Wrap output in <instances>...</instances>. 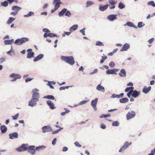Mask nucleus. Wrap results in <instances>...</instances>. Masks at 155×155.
I'll use <instances>...</instances> for the list:
<instances>
[{
	"mask_svg": "<svg viewBox=\"0 0 155 155\" xmlns=\"http://www.w3.org/2000/svg\"><path fill=\"white\" fill-rule=\"evenodd\" d=\"M112 125L113 126L117 127L119 126V123L117 121H115L112 123Z\"/></svg>",
	"mask_w": 155,
	"mask_h": 155,
	"instance_id": "42",
	"label": "nucleus"
},
{
	"mask_svg": "<svg viewBox=\"0 0 155 155\" xmlns=\"http://www.w3.org/2000/svg\"><path fill=\"white\" fill-rule=\"evenodd\" d=\"M48 85L50 86V88L52 89H54V87L51 85V82H48Z\"/></svg>",
	"mask_w": 155,
	"mask_h": 155,
	"instance_id": "64",
	"label": "nucleus"
},
{
	"mask_svg": "<svg viewBox=\"0 0 155 155\" xmlns=\"http://www.w3.org/2000/svg\"><path fill=\"white\" fill-rule=\"evenodd\" d=\"M43 57L44 55L43 54H40L34 58V61L36 62L38 61L43 58Z\"/></svg>",
	"mask_w": 155,
	"mask_h": 155,
	"instance_id": "22",
	"label": "nucleus"
},
{
	"mask_svg": "<svg viewBox=\"0 0 155 155\" xmlns=\"http://www.w3.org/2000/svg\"><path fill=\"white\" fill-rule=\"evenodd\" d=\"M151 87L150 86L149 87H146L145 86L143 89L142 91L143 93L145 94H147L150 90Z\"/></svg>",
	"mask_w": 155,
	"mask_h": 155,
	"instance_id": "23",
	"label": "nucleus"
},
{
	"mask_svg": "<svg viewBox=\"0 0 155 155\" xmlns=\"http://www.w3.org/2000/svg\"><path fill=\"white\" fill-rule=\"evenodd\" d=\"M94 4V2H93L91 1H88L86 3V7H88L91 5Z\"/></svg>",
	"mask_w": 155,
	"mask_h": 155,
	"instance_id": "33",
	"label": "nucleus"
},
{
	"mask_svg": "<svg viewBox=\"0 0 155 155\" xmlns=\"http://www.w3.org/2000/svg\"><path fill=\"white\" fill-rule=\"evenodd\" d=\"M147 5H151L153 7H155V3L153 1H150L148 2L147 3Z\"/></svg>",
	"mask_w": 155,
	"mask_h": 155,
	"instance_id": "35",
	"label": "nucleus"
},
{
	"mask_svg": "<svg viewBox=\"0 0 155 155\" xmlns=\"http://www.w3.org/2000/svg\"><path fill=\"white\" fill-rule=\"evenodd\" d=\"M67 11V9L66 8H63L62 9V11L59 13V16L60 17L63 15L64 13L66 12Z\"/></svg>",
	"mask_w": 155,
	"mask_h": 155,
	"instance_id": "29",
	"label": "nucleus"
},
{
	"mask_svg": "<svg viewBox=\"0 0 155 155\" xmlns=\"http://www.w3.org/2000/svg\"><path fill=\"white\" fill-rule=\"evenodd\" d=\"M13 39H12L5 40L4 42L5 45H11L13 43Z\"/></svg>",
	"mask_w": 155,
	"mask_h": 155,
	"instance_id": "26",
	"label": "nucleus"
},
{
	"mask_svg": "<svg viewBox=\"0 0 155 155\" xmlns=\"http://www.w3.org/2000/svg\"><path fill=\"white\" fill-rule=\"evenodd\" d=\"M19 116V113H18L15 116H12V117L13 118V120H16L17 119Z\"/></svg>",
	"mask_w": 155,
	"mask_h": 155,
	"instance_id": "51",
	"label": "nucleus"
},
{
	"mask_svg": "<svg viewBox=\"0 0 155 155\" xmlns=\"http://www.w3.org/2000/svg\"><path fill=\"white\" fill-rule=\"evenodd\" d=\"M61 3L60 0H54L53 4L54 5V8L51 11V13H53L56 11L60 7Z\"/></svg>",
	"mask_w": 155,
	"mask_h": 155,
	"instance_id": "1",
	"label": "nucleus"
},
{
	"mask_svg": "<svg viewBox=\"0 0 155 155\" xmlns=\"http://www.w3.org/2000/svg\"><path fill=\"white\" fill-rule=\"evenodd\" d=\"M78 25H73L69 29V32H68V35H69L73 31H75L78 28Z\"/></svg>",
	"mask_w": 155,
	"mask_h": 155,
	"instance_id": "13",
	"label": "nucleus"
},
{
	"mask_svg": "<svg viewBox=\"0 0 155 155\" xmlns=\"http://www.w3.org/2000/svg\"><path fill=\"white\" fill-rule=\"evenodd\" d=\"M47 104L49 106L51 109H54L55 108L54 104L50 100H48L47 101Z\"/></svg>",
	"mask_w": 155,
	"mask_h": 155,
	"instance_id": "15",
	"label": "nucleus"
},
{
	"mask_svg": "<svg viewBox=\"0 0 155 155\" xmlns=\"http://www.w3.org/2000/svg\"><path fill=\"white\" fill-rule=\"evenodd\" d=\"M56 138H54L52 141V143L53 145H54L55 144L56 142Z\"/></svg>",
	"mask_w": 155,
	"mask_h": 155,
	"instance_id": "62",
	"label": "nucleus"
},
{
	"mask_svg": "<svg viewBox=\"0 0 155 155\" xmlns=\"http://www.w3.org/2000/svg\"><path fill=\"white\" fill-rule=\"evenodd\" d=\"M124 26L127 25L128 26L130 27H133L136 29L137 28V27L132 22L128 21L127 22L126 24L124 25Z\"/></svg>",
	"mask_w": 155,
	"mask_h": 155,
	"instance_id": "21",
	"label": "nucleus"
},
{
	"mask_svg": "<svg viewBox=\"0 0 155 155\" xmlns=\"http://www.w3.org/2000/svg\"><path fill=\"white\" fill-rule=\"evenodd\" d=\"M125 7V5L122 3L121 2H120L118 4V7L120 9H122Z\"/></svg>",
	"mask_w": 155,
	"mask_h": 155,
	"instance_id": "32",
	"label": "nucleus"
},
{
	"mask_svg": "<svg viewBox=\"0 0 155 155\" xmlns=\"http://www.w3.org/2000/svg\"><path fill=\"white\" fill-rule=\"evenodd\" d=\"M129 100L127 98L125 97L120 99L119 101L121 103H125L127 102Z\"/></svg>",
	"mask_w": 155,
	"mask_h": 155,
	"instance_id": "28",
	"label": "nucleus"
},
{
	"mask_svg": "<svg viewBox=\"0 0 155 155\" xmlns=\"http://www.w3.org/2000/svg\"><path fill=\"white\" fill-rule=\"evenodd\" d=\"M43 31L45 32H50V31L46 28H44L43 29Z\"/></svg>",
	"mask_w": 155,
	"mask_h": 155,
	"instance_id": "61",
	"label": "nucleus"
},
{
	"mask_svg": "<svg viewBox=\"0 0 155 155\" xmlns=\"http://www.w3.org/2000/svg\"><path fill=\"white\" fill-rule=\"evenodd\" d=\"M66 88L68 89V86L65 87H61L60 88V90H64Z\"/></svg>",
	"mask_w": 155,
	"mask_h": 155,
	"instance_id": "60",
	"label": "nucleus"
},
{
	"mask_svg": "<svg viewBox=\"0 0 155 155\" xmlns=\"http://www.w3.org/2000/svg\"><path fill=\"white\" fill-rule=\"evenodd\" d=\"M61 59L62 61H64L67 63H68V57L61 56Z\"/></svg>",
	"mask_w": 155,
	"mask_h": 155,
	"instance_id": "34",
	"label": "nucleus"
},
{
	"mask_svg": "<svg viewBox=\"0 0 155 155\" xmlns=\"http://www.w3.org/2000/svg\"><path fill=\"white\" fill-rule=\"evenodd\" d=\"M34 53L33 52H28L27 54V58H30L34 57Z\"/></svg>",
	"mask_w": 155,
	"mask_h": 155,
	"instance_id": "30",
	"label": "nucleus"
},
{
	"mask_svg": "<svg viewBox=\"0 0 155 155\" xmlns=\"http://www.w3.org/2000/svg\"><path fill=\"white\" fill-rule=\"evenodd\" d=\"M75 63L74 58L72 56H68V64L73 65Z\"/></svg>",
	"mask_w": 155,
	"mask_h": 155,
	"instance_id": "20",
	"label": "nucleus"
},
{
	"mask_svg": "<svg viewBox=\"0 0 155 155\" xmlns=\"http://www.w3.org/2000/svg\"><path fill=\"white\" fill-rule=\"evenodd\" d=\"M115 64L113 61L111 62L109 64V66L111 68H114L115 66Z\"/></svg>",
	"mask_w": 155,
	"mask_h": 155,
	"instance_id": "49",
	"label": "nucleus"
},
{
	"mask_svg": "<svg viewBox=\"0 0 155 155\" xmlns=\"http://www.w3.org/2000/svg\"><path fill=\"white\" fill-rule=\"evenodd\" d=\"M110 114H108V115H106L103 114L101 115L100 117V118H105L106 117H110Z\"/></svg>",
	"mask_w": 155,
	"mask_h": 155,
	"instance_id": "45",
	"label": "nucleus"
},
{
	"mask_svg": "<svg viewBox=\"0 0 155 155\" xmlns=\"http://www.w3.org/2000/svg\"><path fill=\"white\" fill-rule=\"evenodd\" d=\"M96 46H104V45L103 43L99 41H97L96 42Z\"/></svg>",
	"mask_w": 155,
	"mask_h": 155,
	"instance_id": "41",
	"label": "nucleus"
},
{
	"mask_svg": "<svg viewBox=\"0 0 155 155\" xmlns=\"http://www.w3.org/2000/svg\"><path fill=\"white\" fill-rule=\"evenodd\" d=\"M0 129L2 133H5L7 130V127L5 125L2 126Z\"/></svg>",
	"mask_w": 155,
	"mask_h": 155,
	"instance_id": "25",
	"label": "nucleus"
},
{
	"mask_svg": "<svg viewBox=\"0 0 155 155\" xmlns=\"http://www.w3.org/2000/svg\"><path fill=\"white\" fill-rule=\"evenodd\" d=\"M10 77L11 78H14L11 80V81H15L17 79H20L21 78V76L19 74H15L13 73L10 74Z\"/></svg>",
	"mask_w": 155,
	"mask_h": 155,
	"instance_id": "5",
	"label": "nucleus"
},
{
	"mask_svg": "<svg viewBox=\"0 0 155 155\" xmlns=\"http://www.w3.org/2000/svg\"><path fill=\"white\" fill-rule=\"evenodd\" d=\"M32 78H27L25 80V82L27 83L28 81H30L32 80Z\"/></svg>",
	"mask_w": 155,
	"mask_h": 155,
	"instance_id": "63",
	"label": "nucleus"
},
{
	"mask_svg": "<svg viewBox=\"0 0 155 155\" xmlns=\"http://www.w3.org/2000/svg\"><path fill=\"white\" fill-rule=\"evenodd\" d=\"M35 146H32L29 147L28 148V147L27 150L28 152L31 153L32 154H35Z\"/></svg>",
	"mask_w": 155,
	"mask_h": 155,
	"instance_id": "10",
	"label": "nucleus"
},
{
	"mask_svg": "<svg viewBox=\"0 0 155 155\" xmlns=\"http://www.w3.org/2000/svg\"><path fill=\"white\" fill-rule=\"evenodd\" d=\"M130 48V45L128 43H125L122 47V49L120 50V51H127Z\"/></svg>",
	"mask_w": 155,
	"mask_h": 155,
	"instance_id": "12",
	"label": "nucleus"
},
{
	"mask_svg": "<svg viewBox=\"0 0 155 155\" xmlns=\"http://www.w3.org/2000/svg\"><path fill=\"white\" fill-rule=\"evenodd\" d=\"M61 129L62 128H60L52 132V134H56L57 133L61 130Z\"/></svg>",
	"mask_w": 155,
	"mask_h": 155,
	"instance_id": "55",
	"label": "nucleus"
},
{
	"mask_svg": "<svg viewBox=\"0 0 155 155\" xmlns=\"http://www.w3.org/2000/svg\"><path fill=\"white\" fill-rule=\"evenodd\" d=\"M34 14V13L32 12H30L27 15H25L24 16L25 17H28L29 16H30L32 15H33Z\"/></svg>",
	"mask_w": 155,
	"mask_h": 155,
	"instance_id": "40",
	"label": "nucleus"
},
{
	"mask_svg": "<svg viewBox=\"0 0 155 155\" xmlns=\"http://www.w3.org/2000/svg\"><path fill=\"white\" fill-rule=\"evenodd\" d=\"M45 147V146L42 145L41 146H39L38 147H37L36 148V150H41Z\"/></svg>",
	"mask_w": 155,
	"mask_h": 155,
	"instance_id": "44",
	"label": "nucleus"
},
{
	"mask_svg": "<svg viewBox=\"0 0 155 155\" xmlns=\"http://www.w3.org/2000/svg\"><path fill=\"white\" fill-rule=\"evenodd\" d=\"M21 9V8L17 6H14L12 7V9L13 10H19Z\"/></svg>",
	"mask_w": 155,
	"mask_h": 155,
	"instance_id": "37",
	"label": "nucleus"
},
{
	"mask_svg": "<svg viewBox=\"0 0 155 155\" xmlns=\"http://www.w3.org/2000/svg\"><path fill=\"white\" fill-rule=\"evenodd\" d=\"M15 20V18L12 17H10L8 20L7 23L8 24H11Z\"/></svg>",
	"mask_w": 155,
	"mask_h": 155,
	"instance_id": "36",
	"label": "nucleus"
},
{
	"mask_svg": "<svg viewBox=\"0 0 155 155\" xmlns=\"http://www.w3.org/2000/svg\"><path fill=\"white\" fill-rule=\"evenodd\" d=\"M48 36L50 37H53L57 36L56 34L53 33H49L48 34Z\"/></svg>",
	"mask_w": 155,
	"mask_h": 155,
	"instance_id": "47",
	"label": "nucleus"
},
{
	"mask_svg": "<svg viewBox=\"0 0 155 155\" xmlns=\"http://www.w3.org/2000/svg\"><path fill=\"white\" fill-rule=\"evenodd\" d=\"M96 89L99 91H101L103 93L105 92L104 88L103 86L101 85V84H98L96 87Z\"/></svg>",
	"mask_w": 155,
	"mask_h": 155,
	"instance_id": "19",
	"label": "nucleus"
},
{
	"mask_svg": "<svg viewBox=\"0 0 155 155\" xmlns=\"http://www.w3.org/2000/svg\"><path fill=\"white\" fill-rule=\"evenodd\" d=\"M26 145L25 144H22L21 147H19L18 148H17L16 150L19 152H21L25 151L27 150L28 147H27Z\"/></svg>",
	"mask_w": 155,
	"mask_h": 155,
	"instance_id": "7",
	"label": "nucleus"
},
{
	"mask_svg": "<svg viewBox=\"0 0 155 155\" xmlns=\"http://www.w3.org/2000/svg\"><path fill=\"white\" fill-rule=\"evenodd\" d=\"M8 1H4L2 3L1 5L2 6L6 7V6H7L8 5Z\"/></svg>",
	"mask_w": 155,
	"mask_h": 155,
	"instance_id": "43",
	"label": "nucleus"
},
{
	"mask_svg": "<svg viewBox=\"0 0 155 155\" xmlns=\"http://www.w3.org/2000/svg\"><path fill=\"white\" fill-rule=\"evenodd\" d=\"M28 40L29 39L27 38H22L16 40L14 43L18 45H21L23 43L28 41Z\"/></svg>",
	"mask_w": 155,
	"mask_h": 155,
	"instance_id": "2",
	"label": "nucleus"
},
{
	"mask_svg": "<svg viewBox=\"0 0 155 155\" xmlns=\"http://www.w3.org/2000/svg\"><path fill=\"white\" fill-rule=\"evenodd\" d=\"M109 6V5L108 4L104 5H100L99 8V9L101 11H104L107 9Z\"/></svg>",
	"mask_w": 155,
	"mask_h": 155,
	"instance_id": "24",
	"label": "nucleus"
},
{
	"mask_svg": "<svg viewBox=\"0 0 155 155\" xmlns=\"http://www.w3.org/2000/svg\"><path fill=\"white\" fill-rule=\"evenodd\" d=\"M132 92L133 91L132 90H130L127 93V95L128 97L130 98V97L131 95H132Z\"/></svg>",
	"mask_w": 155,
	"mask_h": 155,
	"instance_id": "53",
	"label": "nucleus"
},
{
	"mask_svg": "<svg viewBox=\"0 0 155 155\" xmlns=\"http://www.w3.org/2000/svg\"><path fill=\"white\" fill-rule=\"evenodd\" d=\"M106 74H117V73L114 72L113 69H108L106 71Z\"/></svg>",
	"mask_w": 155,
	"mask_h": 155,
	"instance_id": "27",
	"label": "nucleus"
},
{
	"mask_svg": "<svg viewBox=\"0 0 155 155\" xmlns=\"http://www.w3.org/2000/svg\"><path fill=\"white\" fill-rule=\"evenodd\" d=\"M110 97L111 98H120V97L118 94H113Z\"/></svg>",
	"mask_w": 155,
	"mask_h": 155,
	"instance_id": "48",
	"label": "nucleus"
},
{
	"mask_svg": "<svg viewBox=\"0 0 155 155\" xmlns=\"http://www.w3.org/2000/svg\"><path fill=\"white\" fill-rule=\"evenodd\" d=\"M42 132L45 133L46 132L51 131L52 130V129L51 127L49 126H45L42 128Z\"/></svg>",
	"mask_w": 155,
	"mask_h": 155,
	"instance_id": "8",
	"label": "nucleus"
},
{
	"mask_svg": "<svg viewBox=\"0 0 155 155\" xmlns=\"http://www.w3.org/2000/svg\"><path fill=\"white\" fill-rule=\"evenodd\" d=\"M109 3L111 5H114V0H109L108 1Z\"/></svg>",
	"mask_w": 155,
	"mask_h": 155,
	"instance_id": "59",
	"label": "nucleus"
},
{
	"mask_svg": "<svg viewBox=\"0 0 155 155\" xmlns=\"http://www.w3.org/2000/svg\"><path fill=\"white\" fill-rule=\"evenodd\" d=\"M145 25V24L142 22H139L138 23L137 27L141 28Z\"/></svg>",
	"mask_w": 155,
	"mask_h": 155,
	"instance_id": "39",
	"label": "nucleus"
},
{
	"mask_svg": "<svg viewBox=\"0 0 155 155\" xmlns=\"http://www.w3.org/2000/svg\"><path fill=\"white\" fill-rule=\"evenodd\" d=\"M102 59L100 60V63L101 64H102L104 62V60L107 59V57L106 56L104 57L102 56Z\"/></svg>",
	"mask_w": 155,
	"mask_h": 155,
	"instance_id": "46",
	"label": "nucleus"
},
{
	"mask_svg": "<svg viewBox=\"0 0 155 155\" xmlns=\"http://www.w3.org/2000/svg\"><path fill=\"white\" fill-rule=\"evenodd\" d=\"M119 75L120 77H125L126 75V73L125 70L124 69H121L120 72L119 73Z\"/></svg>",
	"mask_w": 155,
	"mask_h": 155,
	"instance_id": "17",
	"label": "nucleus"
},
{
	"mask_svg": "<svg viewBox=\"0 0 155 155\" xmlns=\"http://www.w3.org/2000/svg\"><path fill=\"white\" fill-rule=\"evenodd\" d=\"M154 38H152L151 39H149L148 41V42L150 44H151L154 41Z\"/></svg>",
	"mask_w": 155,
	"mask_h": 155,
	"instance_id": "58",
	"label": "nucleus"
},
{
	"mask_svg": "<svg viewBox=\"0 0 155 155\" xmlns=\"http://www.w3.org/2000/svg\"><path fill=\"white\" fill-rule=\"evenodd\" d=\"M135 113L133 110L129 112L127 114L126 117L127 120H129L132 118L134 117L135 116Z\"/></svg>",
	"mask_w": 155,
	"mask_h": 155,
	"instance_id": "4",
	"label": "nucleus"
},
{
	"mask_svg": "<svg viewBox=\"0 0 155 155\" xmlns=\"http://www.w3.org/2000/svg\"><path fill=\"white\" fill-rule=\"evenodd\" d=\"M88 101H89V100H83V101L80 102H79L78 103V105H83V104L87 103Z\"/></svg>",
	"mask_w": 155,
	"mask_h": 155,
	"instance_id": "38",
	"label": "nucleus"
},
{
	"mask_svg": "<svg viewBox=\"0 0 155 155\" xmlns=\"http://www.w3.org/2000/svg\"><path fill=\"white\" fill-rule=\"evenodd\" d=\"M74 144L76 147H81L82 146L77 141H76L74 143Z\"/></svg>",
	"mask_w": 155,
	"mask_h": 155,
	"instance_id": "50",
	"label": "nucleus"
},
{
	"mask_svg": "<svg viewBox=\"0 0 155 155\" xmlns=\"http://www.w3.org/2000/svg\"><path fill=\"white\" fill-rule=\"evenodd\" d=\"M44 98H47L49 99L54 100V97L52 95H48L46 96H45L43 97Z\"/></svg>",
	"mask_w": 155,
	"mask_h": 155,
	"instance_id": "31",
	"label": "nucleus"
},
{
	"mask_svg": "<svg viewBox=\"0 0 155 155\" xmlns=\"http://www.w3.org/2000/svg\"><path fill=\"white\" fill-rule=\"evenodd\" d=\"M131 144V142H129L128 141H126L124 143L123 146L119 150V152L124 151L126 149L129 147Z\"/></svg>",
	"mask_w": 155,
	"mask_h": 155,
	"instance_id": "3",
	"label": "nucleus"
},
{
	"mask_svg": "<svg viewBox=\"0 0 155 155\" xmlns=\"http://www.w3.org/2000/svg\"><path fill=\"white\" fill-rule=\"evenodd\" d=\"M6 59V57H2L0 58V61L2 63L4 62Z\"/></svg>",
	"mask_w": 155,
	"mask_h": 155,
	"instance_id": "56",
	"label": "nucleus"
},
{
	"mask_svg": "<svg viewBox=\"0 0 155 155\" xmlns=\"http://www.w3.org/2000/svg\"><path fill=\"white\" fill-rule=\"evenodd\" d=\"M97 69H95L93 72L90 73V74L91 75L93 74H94L97 73Z\"/></svg>",
	"mask_w": 155,
	"mask_h": 155,
	"instance_id": "54",
	"label": "nucleus"
},
{
	"mask_svg": "<svg viewBox=\"0 0 155 155\" xmlns=\"http://www.w3.org/2000/svg\"><path fill=\"white\" fill-rule=\"evenodd\" d=\"M98 100V98H96L94 100H92L91 103V105L95 111H96L97 110L96 105Z\"/></svg>",
	"mask_w": 155,
	"mask_h": 155,
	"instance_id": "6",
	"label": "nucleus"
},
{
	"mask_svg": "<svg viewBox=\"0 0 155 155\" xmlns=\"http://www.w3.org/2000/svg\"><path fill=\"white\" fill-rule=\"evenodd\" d=\"M86 29V28H84L80 30V32L81 33H82V35H85V32L84 30Z\"/></svg>",
	"mask_w": 155,
	"mask_h": 155,
	"instance_id": "52",
	"label": "nucleus"
},
{
	"mask_svg": "<svg viewBox=\"0 0 155 155\" xmlns=\"http://www.w3.org/2000/svg\"><path fill=\"white\" fill-rule=\"evenodd\" d=\"M132 96L134 98H136L140 96V91H138L136 90H132Z\"/></svg>",
	"mask_w": 155,
	"mask_h": 155,
	"instance_id": "11",
	"label": "nucleus"
},
{
	"mask_svg": "<svg viewBox=\"0 0 155 155\" xmlns=\"http://www.w3.org/2000/svg\"><path fill=\"white\" fill-rule=\"evenodd\" d=\"M32 98L35 100L36 101H38V99L39 97V94L37 92H35L32 94Z\"/></svg>",
	"mask_w": 155,
	"mask_h": 155,
	"instance_id": "18",
	"label": "nucleus"
},
{
	"mask_svg": "<svg viewBox=\"0 0 155 155\" xmlns=\"http://www.w3.org/2000/svg\"><path fill=\"white\" fill-rule=\"evenodd\" d=\"M38 101L32 98V100L29 102L28 105L33 107L36 104V102Z\"/></svg>",
	"mask_w": 155,
	"mask_h": 155,
	"instance_id": "14",
	"label": "nucleus"
},
{
	"mask_svg": "<svg viewBox=\"0 0 155 155\" xmlns=\"http://www.w3.org/2000/svg\"><path fill=\"white\" fill-rule=\"evenodd\" d=\"M117 15H110L107 16V18L110 21H113L117 19Z\"/></svg>",
	"mask_w": 155,
	"mask_h": 155,
	"instance_id": "9",
	"label": "nucleus"
},
{
	"mask_svg": "<svg viewBox=\"0 0 155 155\" xmlns=\"http://www.w3.org/2000/svg\"><path fill=\"white\" fill-rule=\"evenodd\" d=\"M100 127L102 129H104L106 128V126L104 124H102L101 125Z\"/></svg>",
	"mask_w": 155,
	"mask_h": 155,
	"instance_id": "57",
	"label": "nucleus"
},
{
	"mask_svg": "<svg viewBox=\"0 0 155 155\" xmlns=\"http://www.w3.org/2000/svg\"><path fill=\"white\" fill-rule=\"evenodd\" d=\"M9 138L11 139H13L15 138L18 137V135L17 132H14L12 133H10L9 134Z\"/></svg>",
	"mask_w": 155,
	"mask_h": 155,
	"instance_id": "16",
	"label": "nucleus"
}]
</instances>
